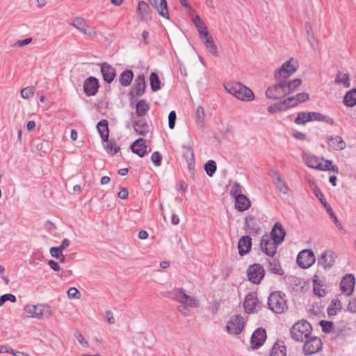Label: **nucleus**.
I'll use <instances>...</instances> for the list:
<instances>
[{
	"label": "nucleus",
	"instance_id": "c9c22d12",
	"mask_svg": "<svg viewBox=\"0 0 356 356\" xmlns=\"http://www.w3.org/2000/svg\"><path fill=\"white\" fill-rule=\"evenodd\" d=\"M134 78V73L131 70L123 71L119 77V81L122 86L127 87L130 85Z\"/></svg>",
	"mask_w": 356,
	"mask_h": 356
},
{
	"label": "nucleus",
	"instance_id": "c756f323",
	"mask_svg": "<svg viewBox=\"0 0 356 356\" xmlns=\"http://www.w3.org/2000/svg\"><path fill=\"white\" fill-rule=\"evenodd\" d=\"M270 356H286V347L284 342L276 341L272 347Z\"/></svg>",
	"mask_w": 356,
	"mask_h": 356
},
{
	"label": "nucleus",
	"instance_id": "412c9836",
	"mask_svg": "<svg viewBox=\"0 0 356 356\" xmlns=\"http://www.w3.org/2000/svg\"><path fill=\"white\" fill-rule=\"evenodd\" d=\"M137 12L140 19L143 21H148L152 19V10L147 3L140 1L138 3Z\"/></svg>",
	"mask_w": 356,
	"mask_h": 356
},
{
	"label": "nucleus",
	"instance_id": "0e129e2a",
	"mask_svg": "<svg viewBox=\"0 0 356 356\" xmlns=\"http://www.w3.org/2000/svg\"><path fill=\"white\" fill-rule=\"evenodd\" d=\"M188 185L184 181H180L176 184V189L180 193H185L186 191Z\"/></svg>",
	"mask_w": 356,
	"mask_h": 356
},
{
	"label": "nucleus",
	"instance_id": "e2e57ef3",
	"mask_svg": "<svg viewBox=\"0 0 356 356\" xmlns=\"http://www.w3.org/2000/svg\"><path fill=\"white\" fill-rule=\"evenodd\" d=\"M297 102H304L309 99V94L307 92H300L295 95Z\"/></svg>",
	"mask_w": 356,
	"mask_h": 356
},
{
	"label": "nucleus",
	"instance_id": "f03ea898",
	"mask_svg": "<svg viewBox=\"0 0 356 356\" xmlns=\"http://www.w3.org/2000/svg\"><path fill=\"white\" fill-rule=\"evenodd\" d=\"M312 332V327L306 320L296 322L290 330L291 338L299 342H303L305 339H307L311 335Z\"/></svg>",
	"mask_w": 356,
	"mask_h": 356
},
{
	"label": "nucleus",
	"instance_id": "09e8293b",
	"mask_svg": "<svg viewBox=\"0 0 356 356\" xmlns=\"http://www.w3.org/2000/svg\"><path fill=\"white\" fill-rule=\"evenodd\" d=\"M269 270L275 274L282 275L284 274V271L282 268H281L280 264L277 263L276 261H270L269 262Z\"/></svg>",
	"mask_w": 356,
	"mask_h": 356
},
{
	"label": "nucleus",
	"instance_id": "423d86ee",
	"mask_svg": "<svg viewBox=\"0 0 356 356\" xmlns=\"http://www.w3.org/2000/svg\"><path fill=\"white\" fill-rule=\"evenodd\" d=\"M245 325L244 318L240 314H236L227 321L226 330L229 334L238 335L243 332Z\"/></svg>",
	"mask_w": 356,
	"mask_h": 356
},
{
	"label": "nucleus",
	"instance_id": "864d4df0",
	"mask_svg": "<svg viewBox=\"0 0 356 356\" xmlns=\"http://www.w3.org/2000/svg\"><path fill=\"white\" fill-rule=\"evenodd\" d=\"M205 117L204 110L202 106H198L195 110V120L198 123H202Z\"/></svg>",
	"mask_w": 356,
	"mask_h": 356
},
{
	"label": "nucleus",
	"instance_id": "4468645a",
	"mask_svg": "<svg viewBox=\"0 0 356 356\" xmlns=\"http://www.w3.org/2000/svg\"><path fill=\"white\" fill-rule=\"evenodd\" d=\"M261 306L255 293H249L245 296L243 302L245 312H257L261 309Z\"/></svg>",
	"mask_w": 356,
	"mask_h": 356
},
{
	"label": "nucleus",
	"instance_id": "ea45409f",
	"mask_svg": "<svg viewBox=\"0 0 356 356\" xmlns=\"http://www.w3.org/2000/svg\"><path fill=\"white\" fill-rule=\"evenodd\" d=\"M311 117L312 121L325 122L331 125L334 124L332 118L318 112H311Z\"/></svg>",
	"mask_w": 356,
	"mask_h": 356
},
{
	"label": "nucleus",
	"instance_id": "8fccbe9b",
	"mask_svg": "<svg viewBox=\"0 0 356 356\" xmlns=\"http://www.w3.org/2000/svg\"><path fill=\"white\" fill-rule=\"evenodd\" d=\"M76 22L72 23L71 25L73 26L77 30H79L83 34L87 33V29L83 26V24H84L83 19L78 17V18H76Z\"/></svg>",
	"mask_w": 356,
	"mask_h": 356
},
{
	"label": "nucleus",
	"instance_id": "72a5a7b5",
	"mask_svg": "<svg viewBox=\"0 0 356 356\" xmlns=\"http://www.w3.org/2000/svg\"><path fill=\"white\" fill-rule=\"evenodd\" d=\"M334 83L338 85H342L344 88H349L350 86L349 74L341 71L338 72L334 79Z\"/></svg>",
	"mask_w": 356,
	"mask_h": 356
},
{
	"label": "nucleus",
	"instance_id": "5fc2aeb1",
	"mask_svg": "<svg viewBox=\"0 0 356 356\" xmlns=\"http://www.w3.org/2000/svg\"><path fill=\"white\" fill-rule=\"evenodd\" d=\"M268 112L270 113H275L277 112H280L284 110L283 105L282 102L276 103L273 105H270L267 108Z\"/></svg>",
	"mask_w": 356,
	"mask_h": 356
},
{
	"label": "nucleus",
	"instance_id": "37998d69",
	"mask_svg": "<svg viewBox=\"0 0 356 356\" xmlns=\"http://www.w3.org/2000/svg\"><path fill=\"white\" fill-rule=\"evenodd\" d=\"M151 89L152 91H158L161 88V81L156 72H152L149 77Z\"/></svg>",
	"mask_w": 356,
	"mask_h": 356
},
{
	"label": "nucleus",
	"instance_id": "052dcab7",
	"mask_svg": "<svg viewBox=\"0 0 356 356\" xmlns=\"http://www.w3.org/2000/svg\"><path fill=\"white\" fill-rule=\"evenodd\" d=\"M30 315H27L28 318H48L50 316L51 313H29Z\"/></svg>",
	"mask_w": 356,
	"mask_h": 356
},
{
	"label": "nucleus",
	"instance_id": "603ef678",
	"mask_svg": "<svg viewBox=\"0 0 356 356\" xmlns=\"http://www.w3.org/2000/svg\"><path fill=\"white\" fill-rule=\"evenodd\" d=\"M314 293L319 297L325 296L326 293L325 289L321 288L317 280H314Z\"/></svg>",
	"mask_w": 356,
	"mask_h": 356
},
{
	"label": "nucleus",
	"instance_id": "a19ab883",
	"mask_svg": "<svg viewBox=\"0 0 356 356\" xmlns=\"http://www.w3.org/2000/svg\"><path fill=\"white\" fill-rule=\"evenodd\" d=\"M49 306L47 304L27 305L24 308V312H48Z\"/></svg>",
	"mask_w": 356,
	"mask_h": 356
},
{
	"label": "nucleus",
	"instance_id": "bb28decb",
	"mask_svg": "<svg viewBox=\"0 0 356 356\" xmlns=\"http://www.w3.org/2000/svg\"><path fill=\"white\" fill-rule=\"evenodd\" d=\"M270 175L277 188L282 193L286 194L289 189L285 183L282 180L280 174L277 170H272L270 172Z\"/></svg>",
	"mask_w": 356,
	"mask_h": 356
},
{
	"label": "nucleus",
	"instance_id": "6ab92c4d",
	"mask_svg": "<svg viewBox=\"0 0 356 356\" xmlns=\"http://www.w3.org/2000/svg\"><path fill=\"white\" fill-rule=\"evenodd\" d=\"M326 140L328 146L335 151H341L346 148V143L339 136H327Z\"/></svg>",
	"mask_w": 356,
	"mask_h": 356
},
{
	"label": "nucleus",
	"instance_id": "a18cd8bd",
	"mask_svg": "<svg viewBox=\"0 0 356 356\" xmlns=\"http://www.w3.org/2000/svg\"><path fill=\"white\" fill-rule=\"evenodd\" d=\"M106 149L108 154L111 155H114L118 153L120 150V147L118 145L115 141L114 140H107L106 141Z\"/></svg>",
	"mask_w": 356,
	"mask_h": 356
},
{
	"label": "nucleus",
	"instance_id": "b1692460",
	"mask_svg": "<svg viewBox=\"0 0 356 356\" xmlns=\"http://www.w3.org/2000/svg\"><path fill=\"white\" fill-rule=\"evenodd\" d=\"M270 235V238L280 244L284 239L286 232L282 225L280 222H276L271 231Z\"/></svg>",
	"mask_w": 356,
	"mask_h": 356
},
{
	"label": "nucleus",
	"instance_id": "1a4fd4ad",
	"mask_svg": "<svg viewBox=\"0 0 356 356\" xmlns=\"http://www.w3.org/2000/svg\"><path fill=\"white\" fill-rule=\"evenodd\" d=\"M316 261V257L314 252L311 250H303L297 257L298 265L304 269L312 266Z\"/></svg>",
	"mask_w": 356,
	"mask_h": 356
},
{
	"label": "nucleus",
	"instance_id": "f3484780",
	"mask_svg": "<svg viewBox=\"0 0 356 356\" xmlns=\"http://www.w3.org/2000/svg\"><path fill=\"white\" fill-rule=\"evenodd\" d=\"M355 286V277L353 274L346 275L341 281L340 287L343 293L347 296L353 293Z\"/></svg>",
	"mask_w": 356,
	"mask_h": 356
},
{
	"label": "nucleus",
	"instance_id": "dca6fc26",
	"mask_svg": "<svg viewBox=\"0 0 356 356\" xmlns=\"http://www.w3.org/2000/svg\"><path fill=\"white\" fill-rule=\"evenodd\" d=\"M99 88L98 79L94 76L86 79L83 83V90L88 97L95 95Z\"/></svg>",
	"mask_w": 356,
	"mask_h": 356
},
{
	"label": "nucleus",
	"instance_id": "6e6d98bb",
	"mask_svg": "<svg viewBox=\"0 0 356 356\" xmlns=\"http://www.w3.org/2000/svg\"><path fill=\"white\" fill-rule=\"evenodd\" d=\"M8 300L12 302H15L16 301L15 296L11 293H7L1 296L0 297V306H2L5 303V302Z\"/></svg>",
	"mask_w": 356,
	"mask_h": 356
},
{
	"label": "nucleus",
	"instance_id": "69168bd1",
	"mask_svg": "<svg viewBox=\"0 0 356 356\" xmlns=\"http://www.w3.org/2000/svg\"><path fill=\"white\" fill-rule=\"evenodd\" d=\"M74 337H76L77 341L80 343V344H81L83 346H88L87 341L85 339V338L83 337V336L81 333H79L78 332H76L74 334Z\"/></svg>",
	"mask_w": 356,
	"mask_h": 356
},
{
	"label": "nucleus",
	"instance_id": "7c9ffc66",
	"mask_svg": "<svg viewBox=\"0 0 356 356\" xmlns=\"http://www.w3.org/2000/svg\"><path fill=\"white\" fill-rule=\"evenodd\" d=\"M250 206L251 202L245 195H242L235 199V207L239 211H246Z\"/></svg>",
	"mask_w": 356,
	"mask_h": 356
},
{
	"label": "nucleus",
	"instance_id": "a878e982",
	"mask_svg": "<svg viewBox=\"0 0 356 356\" xmlns=\"http://www.w3.org/2000/svg\"><path fill=\"white\" fill-rule=\"evenodd\" d=\"M252 238L250 236H242L238 243V253L243 256L248 253L251 249Z\"/></svg>",
	"mask_w": 356,
	"mask_h": 356
},
{
	"label": "nucleus",
	"instance_id": "de8ad7c7",
	"mask_svg": "<svg viewBox=\"0 0 356 356\" xmlns=\"http://www.w3.org/2000/svg\"><path fill=\"white\" fill-rule=\"evenodd\" d=\"M284 110L298 104L295 96L289 97L282 102Z\"/></svg>",
	"mask_w": 356,
	"mask_h": 356
},
{
	"label": "nucleus",
	"instance_id": "bf43d9fd",
	"mask_svg": "<svg viewBox=\"0 0 356 356\" xmlns=\"http://www.w3.org/2000/svg\"><path fill=\"white\" fill-rule=\"evenodd\" d=\"M175 121H176V113L175 111H172L169 113L168 115V126L169 128L172 129H174L175 126Z\"/></svg>",
	"mask_w": 356,
	"mask_h": 356
},
{
	"label": "nucleus",
	"instance_id": "58836bf2",
	"mask_svg": "<svg viewBox=\"0 0 356 356\" xmlns=\"http://www.w3.org/2000/svg\"><path fill=\"white\" fill-rule=\"evenodd\" d=\"M343 102L348 107H353L356 105V88L347 92Z\"/></svg>",
	"mask_w": 356,
	"mask_h": 356
},
{
	"label": "nucleus",
	"instance_id": "9d476101",
	"mask_svg": "<svg viewBox=\"0 0 356 356\" xmlns=\"http://www.w3.org/2000/svg\"><path fill=\"white\" fill-rule=\"evenodd\" d=\"M247 275L249 281L254 284H259L265 275L264 268L258 264H254L248 267Z\"/></svg>",
	"mask_w": 356,
	"mask_h": 356
},
{
	"label": "nucleus",
	"instance_id": "79ce46f5",
	"mask_svg": "<svg viewBox=\"0 0 356 356\" xmlns=\"http://www.w3.org/2000/svg\"><path fill=\"white\" fill-rule=\"evenodd\" d=\"M311 121V112H300L298 113L294 122L296 124H305V123Z\"/></svg>",
	"mask_w": 356,
	"mask_h": 356
},
{
	"label": "nucleus",
	"instance_id": "4d7b16f0",
	"mask_svg": "<svg viewBox=\"0 0 356 356\" xmlns=\"http://www.w3.org/2000/svg\"><path fill=\"white\" fill-rule=\"evenodd\" d=\"M162 157L159 152H154L152 154L151 161L156 166H159L161 164Z\"/></svg>",
	"mask_w": 356,
	"mask_h": 356
},
{
	"label": "nucleus",
	"instance_id": "3c124183",
	"mask_svg": "<svg viewBox=\"0 0 356 356\" xmlns=\"http://www.w3.org/2000/svg\"><path fill=\"white\" fill-rule=\"evenodd\" d=\"M35 92V88L33 86L26 87L22 88L20 92L21 97L23 99H29L33 96Z\"/></svg>",
	"mask_w": 356,
	"mask_h": 356
},
{
	"label": "nucleus",
	"instance_id": "cd10ccee",
	"mask_svg": "<svg viewBox=\"0 0 356 356\" xmlns=\"http://www.w3.org/2000/svg\"><path fill=\"white\" fill-rule=\"evenodd\" d=\"M183 147V156L186 159L189 168L195 163L194 152L192 146L190 143H185Z\"/></svg>",
	"mask_w": 356,
	"mask_h": 356
},
{
	"label": "nucleus",
	"instance_id": "f8f14e48",
	"mask_svg": "<svg viewBox=\"0 0 356 356\" xmlns=\"http://www.w3.org/2000/svg\"><path fill=\"white\" fill-rule=\"evenodd\" d=\"M145 88L146 82L145 75L140 74L138 75L134 80L132 90L130 91L131 99L141 97L145 93Z\"/></svg>",
	"mask_w": 356,
	"mask_h": 356
},
{
	"label": "nucleus",
	"instance_id": "4be33fe9",
	"mask_svg": "<svg viewBox=\"0 0 356 356\" xmlns=\"http://www.w3.org/2000/svg\"><path fill=\"white\" fill-rule=\"evenodd\" d=\"M101 72L104 80L108 83H111L115 77V68L107 63L101 65Z\"/></svg>",
	"mask_w": 356,
	"mask_h": 356
},
{
	"label": "nucleus",
	"instance_id": "2f4dec72",
	"mask_svg": "<svg viewBox=\"0 0 356 356\" xmlns=\"http://www.w3.org/2000/svg\"><path fill=\"white\" fill-rule=\"evenodd\" d=\"M313 191L315 196L319 200V201L321 202L323 207L326 209V211L330 214V216H334L332 209L331 208L330 204H328L327 202H326L324 195L322 193L320 188L317 186H315V188H313Z\"/></svg>",
	"mask_w": 356,
	"mask_h": 356
},
{
	"label": "nucleus",
	"instance_id": "20e7f679",
	"mask_svg": "<svg viewBox=\"0 0 356 356\" xmlns=\"http://www.w3.org/2000/svg\"><path fill=\"white\" fill-rule=\"evenodd\" d=\"M298 61L291 58L274 72V78L275 80L287 79L298 70Z\"/></svg>",
	"mask_w": 356,
	"mask_h": 356
},
{
	"label": "nucleus",
	"instance_id": "13d9d810",
	"mask_svg": "<svg viewBox=\"0 0 356 356\" xmlns=\"http://www.w3.org/2000/svg\"><path fill=\"white\" fill-rule=\"evenodd\" d=\"M320 325L324 332H329L332 328L333 323L330 321L322 320L320 321Z\"/></svg>",
	"mask_w": 356,
	"mask_h": 356
},
{
	"label": "nucleus",
	"instance_id": "2eb2a0df",
	"mask_svg": "<svg viewBox=\"0 0 356 356\" xmlns=\"http://www.w3.org/2000/svg\"><path fill=\"white\" fill-rule=\"evenodd\" d=\"M177 298L179 302L186 306L196 308L199 306V301L195 297L189 296L186 293L184 289L179 288L177 289Z\"/></svg>",
	"mask_w": 356,
	"mask_h": 356
},
{
	"label": "nucleus",
	"instance_id": "774afa93",
	"mask_svg": "<svg viewBox=\"0 0 356 356\" xmlns=\"http://www.w3.org/2000/svg\"><path fill=\"white\" fill-rule=\"evenodd\" d=\"M348 310V312H356V298L350 300Z\"/></svg>",
	"mask_w": 356,
	"mask_h": 356
},
{
	"label": "nucleus",
	"instance_id": "c03bdc74",
	"mask_svg": "<svg viewBox=\"0 0 356 356\" xmlns=\"http://www.w3.org/2000/svg\"><path fill=\"white\" fill-rule=\"evenodd\" d=\"M216 169V163L213 160H209L204 164V170L209 177H212Z\"/></svg>",
	"mask_w": 356,
	"mask_h": 356
},
{
	"label": "nucleus",
	"instance_id": "6e6552de",
	"mask_svg": "<svg viewBox=\"0 0 356 356\" xmlns=\"http://www.w3.org/2000/svg\"><path fill=\"white\" fill-rule=\"evenodd\" d=\"M305 342L302 348L305 355L310 356L314 355L322 350L323 343L320 338L317 337H310L305 339Z\"/></svg>",
	"mask_w": 356,
	"mask_h": 356
},
{
	"label": "nucleus",
	"instance_id": "f704fd0d",
	"mask_svg": "<svg viewBox=\"0 0 356 356\" xmlns=\"http://www.w3.org/2000/svg\"><path fill=\"white\" fill-rule=\"evenodd\" d=\"M302 79L298 78L290 81L284 79V87L287 95H289L295 91L302 84Z\"/></svg>",
	"mask_w": 356,
	"mask_h": 356
},
{
	"label": "nucleus",
	"instance_id": "393cba45",
	"mask_svg": "<svg viewBox=\"0 0 356 356\" xmlns=\"http://www.w3.org/2000/svg\"><path fill=\"white\" fill-rule=\"evenodd\" d=\"M131 151L139 156L143 157L147 152V145L143 138L136 140L130 147Z\"/></svg>",
	"mask_w": 356,
	"mask_h": 356
},
{
	"label": "nucleus",
	"instance_id": "680f3d73",
	"mask_svg": "<svg viewBox=\"0 0 356 356\" xmlns=\"http://www.w3.org/2000/svg\"><path fill=\"white\" fill-rule=\"evenodd\" d=\"M79 291L76 288L71 287L67 291V296L70 298H79Z\"/></svg>",
	"mask_w": 356,
	"mask_h": 356
},
{
	"label": "nucleus",
	"instance_id": "0eeeda50",
	"mask_svg": "<svg viewBox=\"0 0 356 356\" xmlns=\"http://www.w3.org/2000/svg\"><path fill=\"white\" fill-rule=\"evenodd\" d=\"M277 83L270 86L266 91V96L270 99H278L287 95L285 87L284 80H277Z\"/></svg>",
	"mask_w": 356,
	"mask_h": 356
},
{
	"label": "nucleus",
	"instance_id": "a211bd4d",
	"mask_svg": "<svg viewBox=\"0 0 356 356\" xmlns=\"http://www.w3.org/2000/svg\"><path fill=\"white\" fill-rule=\"evenodd\" d=\"M318 264L324 269L331 268L334 264V252L330 250L324 251L319 257Z\"/></svg>",
	"mask_w": 356,
	"mask_h": 356
},
{
	"label": "nucleus",
	"instance_id": "9b49d317",
	"mask_svg": "<svg viewBox=\"0 0 356 356\" xmlns=\"http://www.w3.org/2000/svg\"><path fill=\"white\" fill-rule=\"evenodd\" d=\"M278 245V243L267 235L264 236L260 241L261 251L270 257H273L275 254Z\"/></svg>",
	"mask_w": 356,
	"mask_h": 356
},
{
	"label": "nucleus",
	"instance_id": "49530a36",
	"mask_svg": "<svg viewBox=\"0 0 356 356\" xmlns=\"http://www.w3.org/2000/svg\"><path fill=\"white\" fill-rule=\"evenodd\" d=\"M230 194L234 199L243 195L242 194V187L238 183L236 182L232 185Z\"/></svg>",
	"mask_w": 356,
	"mask_h": 356
},
{
	"label": "nucleus",
	"instance_id": "4c0bfd02",
	"mask_svg": "<svg viewBox=\"0 0 356 356\" xmlns=\"http://www.w3.org/2000/svg\"><path fill=\"white\" fill-rule=\"evenodd\" d=\"M149 108V104L145 99H141L136 105V115L138 117H143L147 114Z\"/></svg>",
	"mask_w": 356,
	"mask_h": 356
},
{
	"label": "nucleus",
	"instance_id": "e433bc0d",
	"mask_svg": "<svg viewBox=\"0 0 356 356\" xmlns=\"http://www.w3.org/2000/svg\"><path fill=\"white\" fill-rule=\"evenodd\" d=\"M193 22L195 24V27L197 29V31L200 34V35L202 37L207 36V34L209 33V31L207 30V26H205L204 23L202 22L200 16L196 15L193 19Z\"/></svg>",
	"mask_w": 356,
	"mask_h": 356
},
{
	"label": "nucleus",
	"instance_id": "338daca9",
	"mask_svg": "<svg viewBox=\"0 0 356 356\" xmlns=\"http://www.w3.org/2000/svg\"><path fill=\"white\" fill-rule=\"evenodd\" d=\"M50 254L53 257L58 259L62 254V252H60V249H58L57 247H52L50 249Z\"/></svg>",
	"mask_w": 356,
	"mask_h": 356
},
{
	"label": "nucleus",
	"instance_id": "f257e3e1",
	"mask_svg": "<svg viewBox=\"0 0 356 356\" xmlns=\"http://www.w3.org/2000/svg\"><path fill=\"white\" fill-rule=\"evenodd\" d=\"M225 90L237 99L242 101H251L254 99L253 92L239 82H229L225 85Z\"/></svg>",
	"mask_w": 356,
	"mask_h": 356
},
{
	"label": "nucleus",
	"instance_id": "aec40b11",
	"mask_svg": "<svg viewBox=\"0 0 356 356\" xmlns=\"http://www.w3.org/2000/svg\"><path fill=\"white\" fill-rule=\"evenodd\" d=\"M131 120L135 131L141 136H145L149 131V126L146 120L143 118L136 120L134 114L131 113Z\"/></svg>",
	"mask_w": 356,
	"mask_h": 356
},
{
	"label": "nucleus",
	"instance_id": "5701e85b",
	"mask_svg": "<svg viewBox=\"0 0 356 356\" xmlns=\"http://www.w3.org/2000/svg\"><path fill=\"white\" fill-rule=\"evenodd\" d=\"M151 5L154 7L159 14L165 19H169V12L165 0H149Z\"/></svg>",
	"mask_w": 356,
	"mask_h": 356
},
{
	"label": "nucleus",
	"instance_id": "7ed1b4c3",
	"mask_svg": "<svg viewBox=\"0 0 356 356\" xmlns=\"http://www.w3.org/2000/svg\"><path fill=\"white\" fill-rule=\"evenodd\" d=\"M305 161L308 167L314 169L339 172V168L337 165H333L330 160H324L323 158L320 159L314 155H307L305 156Z\"/></svg>",
	"mask_w": 356,
	"mask_h": 356
},
{
	"label": "nucleus",
	"instance_id": "ddd939ff",
	"mask_svg": "<svg viewBox=\"0 0 356 356\" xmlns=\"http://www.w3.org/2000/svg\"><path fill=\"white\" fill-rule=\"evenodd\" d=\"M266 339V330L261 327L257 329L252 334L249 349L254 350L259 348L264 344Z\"/></svg>",
	"mask_w": 356,
	"mask_h": 356
},
{
	"label": "nucleus",
	"instance_id": "473e14b6",
	"mask_svg": "<svg viewBox=\"0 0 356 356\" xmlns=\"http://www.w3.org/2000/svg\"><path fill=\"white\" fill-rule=\"evenodd\" d=\"M97 129L101 136L103 141H107L109 136V129L108 122L106 120H102L98 122Z\"/></svg>",
	"mask_w": 356,
	"mask_h": 356
},
{
	"label": "nucleus",
	"instance_id": "39448f33",
	"mask_svg": "<svg viewBox=\"0 0 356 356\" xmlns=\"http://www.w3.org/2000/svg\"><path fill=\"white\" fill-rule=\"evenodd\" d=\"M284 297L280 291L271 293L268 298V309L273 312H283L286 305Z\"/></svg>",
	"mask_w": 356,
	"mask_h": 356
},
{
	"label": "nucleus",
	"instance_id": "c85d7f7f",
	"mask_svg": "<svg viewBox=\"0 0 356 356\" xmlns=\"http://www.w3.org/2000/svg\"><path fill=\"white\" fill-rule=\"evenodd\" d=\"M203 39V43L208 49V51L213 56H218V51L217 46L216 45L213 38L209 35L207 34V36L202 37Z\"/></svg>",
	"mask_w": 356,
	"mask_h": 356
}]
</instances>
